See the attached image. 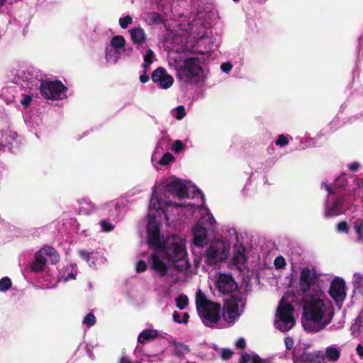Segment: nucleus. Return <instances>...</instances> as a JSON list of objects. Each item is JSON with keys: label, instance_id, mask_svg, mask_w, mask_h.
Instances as JSON below:
<instances>
[{"label": "nucleus", "instance_id": "f257e3e1", "mask_svg": "<svg viewBox=\"0 0 363 363\" xmlns=\"http://www.w3.org/2000/svg\"><path fill=\"white\" fill-rule=\"evenodd\" d=\"M334 310L319 298H313L303 306L302 325L308 333H317L332 321Z\"/></svg>", "mask_w": 363, "mask_h": 363}, {"label": "nucleus", "instance_id": "f03ea898", "mask_svg": "<svg viewBox=\"0 0 363 363\" xmlns=\"http://www.w3.org/2000/svg\"><path fill=\"white\" fill-rule=\"evenodd\" d=\"M157 252H162L163 258L172 262L179 271L187 269L189 267L184 242L178 235L167 237Z\"/></svg>", "mask_w": 363, "mask_h": 363}, {"label": "nucleus", "instance_id": "7ed1b4c3", "mask_svg": "<svg viewBox=\"0 0 363 363\" xmlns=\"http://www.w3.org/2000/svg\"><path fill=\"white\" fill-rule=\"evenodd\" d=\"M245 300V295L242 293L231 295L223 304L222 313L223 319L228 323H233L240 317L244 310Z\"/></svg>", "mask_w": 363, "mask_h": 363}, {"label": "nucleus", "instance_id": "20e7f679", "mask_svg": "<svg viewBox=\"0 0 363 363\" xmlns=\"http://www.w3.org/2000/svg\"><path fill=\"white\" fill-rule=\"evenodd\" d=\"M39 82L40 93L41 96L46 99H61L62 94L67 91V87L60 80L50 81L40 79Z\"/></svg>", "mask_w": 363, "mask_h": 363}, {"label": "nucleus", "instance_id": "39448f33", "mask_svg": "<svg viewBox=\"0 0 363 363\" xmlns=\"http://www.w3.org/2000/svg\"><path fill=\"white\" fill-rule=\"evenodd\" d=\"M228 255L229 250L223 241H213L205 252V262L209 266H213L220 262L225 260Z\"/></svg>", "mask_w": 363, "mask_h": 363}, {"label": "nucleus", "instance_id": "423d86ee", "mask_svg": "<svg viewBox=\"0 0 363 363\" xmlns=\"http://www.w3.org/2000/svg\"><path fill=\"white\" fill-rule=\"evenodd\" d=\"M294 312V308L291 303H286L279 306L277 314L281 322L279 325L281 331H288L294 327L295 323Z\"/></svg>", "mask_w": 363, "mask_h": 363}, {"label": "nucleus", "instance_id": "0eeeda50", "mask_svg": "<svg viewBox=\"0 0 363 363\" xmlns=\"http://www.w3.org/2000/svg\"><path fill=\"white\" fill-rule=\"evenodd\" d=\"M220 304L214 302L213 303V305H208L198 311L205 325L211 327L218 322L220 318Z\"/></svg>", "mask_w": 363, "mask_h": 363}, {"label": "nucleus", "instance_id": "6e6552de", "mask_svg": "<svg viewBox=\"0 0 363 363\" xmlns=\"http://www.w3.org/2000/svg\"><path fill=\"white\" fill-rule=\"evenodd\" d=\"M318 279V274L315 269L304 267L300 274L299 284L301 290L303 293L310 291L311 286L315 284Z\"/></svg>", "mask_w": 363, "mask_h": 363}, {"label": "nucleus", "instance_id": "1a4fd4ad", "mask_svg": "<svg viewBox=\"0 0 363 363\" xmlns=\"http://www.w3.org/2000/svg\"><path fill=\"white\" fill-rule=\"evenodd\" d=\"M151 79L162 89L169 88L174 82V78L162 67H159L152 72Z\"/></svg>", "mask_w": 363, "mask_h": 363}, {"label": "nucleus", "instance_id": "9d476101", "mask_svg": "<svg viewBox=\"0 0 363 363\" xmlns=\"http://www.w3.org/2000/svg\"><path fill=\"white\" fill-rule=\"evenodd\" d=\"M345 283L340 278H335L331 282L330 288V295L334 301L338 304L342 303L346 298Z\"/></svg>", "mask_w": 363, "mask_h": 363}, {"label": "nucleus", "instance_id": "9b49d317", "mask_svg": "<svg viewBox=\"0 0 363 363\" xmlns=\"http://www.w3.org/2000/svg\"><path fill=\"white\" fill-rule=\"evenodd\" d=\"M216 287L222 294H231L238 289V284L232 275L221 274L217 279Z\"/></svg>", "mask_w": 363, "mask_h": 363}, {"label": "nucleus", "instance_id": "f8f14e48", "mask_svg": "<svg viewBox=\"0 0 363 363\" xmlns=\"http://www.w3.org/2000/svg\"><path fill=\"white\" fill-rule=\"evenodd\" d=\"M147 243L150 246L154 247L157 251L162 247L160 228L155 222H149L147 229Z\"/></svg>", "mask_w": 363, "mask_h": 363}, {"label": "nucleus", "instance_id": "ddd939ff", "mask_svg": "<svg viewBox=\"0 0 363 363\" xmlns=\"http://www.w3.org/2000/svg\"><path fill=\"white\" fill-rule=\"evenodd\" d=\"M182 70L184 75L190 79L197 77L202 71V67L198 64L196 58L190 57L184 61Z\"/></svg>", "mask_w": 363, "mask_h": 363}, {"label": "nucleus", "instance_id": "4468645a", "mask_svg": "<svg viewBox=\"0 0 363 363\" xmlns=\"http://www.w3.org/2000/svg\"><path fill=\"white\" fill-rule=\"evenodd\" d=\"M294 362L303 363H325V354L321 351L311 352H303L298 357L294 358Z\"/></svg>", "mask_w": 363, "mask_h": 363}, {"label": "nucleus", "instance_id": "2eb2a0df", "mask_svg": "<svg viewBox=\"0 0 363 363\" xmlns=\"http://www.w3.org/2000/svg\"><path fill=\"white\" fill-rule=\"evenodd\" d=\"M167 191L179 199L188 196V187L179 180H175L169 183L166 186Z\"/></svg>", "mask_w": 363, "mask_h": 363}, {"label": "nucleus", "instance_id": "dca6fc26", "mask_svg": "<svg viewBox=\"0 0 363 363\" xmlns=\"http://www.w3.org/2000/svg\"><path fill=\"white\" fill-rule=\"evenodd\" d=\"M194 243L196 246L201 247L207 242L206 230L200 225H196L193 229Z\"/></svg>", "mask_w": 363, "mask_h": 363}, {"label": "nucleus", "instance_id": "f3484780", "mask_svg": "<svg viewBox=\"0 0 363 363\" xmlns=\"http://www.w3.org/2000/svg\"><path fill=\"white\" fill-rule=\"evenodd\" d=\"M345 202L344 196L337 198L332 203L331 206L327 208L325 211L326 217H333L337 216L342 213L343 205Z\"/></svg>", "mask_w": 363, "mask_h": 363}, {"label": "nucleus", "instance_id": "a211bd4d", "mask_svg": "<svg viewBox=\"0 0 363 363\" xmlns=\"http://www.w3.org/2000/svg\"><path fill=\"white\" fill-rule=\"evenodd\" d=\"M130 39L133 44L141 45L146 41L147 35L143 28L135 27L129 30Z\"/></svg>", "mask_w": 363, "mask_h": 363}, {"label": "nucleus", "instance_id": "6ab92c4d", "mask_svg": "<svg viewBox=\"0 0 363 363\" xmlns=\"http://www.w3.org/2000/svg\"><path fill=\"white\" fill-rule=\"evenodd\" d=\"M151 259L152 262V269L158 272L161 277H164L167 274V265L156 254L152 255Z\"/></svg>", "mask_w": 363, "mask_h": 363}, {"label": "nucleus", "instance_id": "aec40b11", "mask_svg": "<svg viewBox=\"0 0 363 363\" xmlns=\"http://www.w3.org/2000/svg\"><path fill=\"white\" fill-rule=\"evenodd\" d=\"M159 336L157 330H144L138 337V342L141 344H145L147 342L152 341Z\"/></svg>", "mask_w": 363, "mask_h": 363}, {"label": "nucleus", "instance_id": "412c9836", "mask_svg": "<svg viewBox=\"0 0 363 363\" xmlns=\"http://www.w3.org/2000/svg\"><path fill=\"white\" fill-rule=\"evenodd\" d=\"M245 252V249L242 245L235 249L234 255L233 257L234 264L243 265L246 262V256Z\"/></svg>", "mask_w": 363, "mask_h": 363}, {"label": "nucleus", "instance_id": "4be33fe9", "mask_svg": "<svg viewBox=\"0 0 363 363\" xmlns=\"http://www.w3.org/2000/svg\"><path fill=\"white\" fill-rule=\"evenodd\" d=\"M45 254L47 255L48 262H49L51 264H55L60 261V255L57 250L50 246H45Z\"/></svg>", "mask_w": 363, "mask_h": 363}, {"label": "nucleus", "instance_id": "5701e85b", "mask_svg": "<svg viewBox=\"0 0 363 363\" xmlns=\"http://www.w3.org/2000/svg\"><path fill=\"white\" fill-rule=\"evenodd\" d=\"M196 303L197 310L199 311L200 309L203 308L208 305H213V302L212 301L207 299L206 295L203 293H202L201 290H199V292L196 294Z\"/></svg>", "mask_w": 363, "mask_h": 363}, {"label": "nucleus", "instance_id": "b1692460", "mask_svg": "<svg viewBox=\"0 0 363 363\" xmlns=\"http://www.w3.org/2000/svg\"><path fill=\"white\" fill-rule=\"evenodd\" d=\"M325 358L326 357L329 361L336 362L340 357V352L334 347L330 346L326 348Z\"/></svg>", "mask_w": 363, "mask_h": 363}, {"label": "nucleus", "instance_id": "393cba45", "mask_svg": "<svg viewBox=\"0 0 363 363\" xmlns=\"http://www.w3.org/2000/svg\"><path fill=\"white\" fill-rule=\"evenodd\" d=\"M125 45V40L122 35H115L111 38L110 42V45L116 50L118 52V50L123 48Z\"/></svg>", "mask_w": 363, "mask_h": 363}, {"label": "nucleus", "instance_id": "a878e982", "mask_svg": "<svg viewBox=\"0 0 363 363\" xmlns=\"http://www.w3.org/2000/svg\"><path fill=\"white\" fill-rule=\"evenodd\" d=\"M354 279L353 286L354 290L363 295V275L355 273L354 274Z\"/></svg>", "mask_w": 363, "mask_h": 363}, {"label": "nucleus", "instance_id": "bb28decb", "mask_svg": "<svg viewBox=\"0 0 363 363\" xmlns=\"http://www.w3.org/2000/svg\"><path fill=\"white\" fill-rule=\"evenodd\" d=\"M177 307L184 310L189 304V298L186 295L181 294L176 298Z\"/></svg>", "mask_w": 363, "mask_h": 363}, {"label": "nucleus", "instance_id": "cd10ccee", "mask_svg": "<svg viewBox=\"0 0 363 363\" xmlns=\"http://www.w3.org/2000/svg\"><path fill=\"white\" fill-rule=\"evenodd\" d=\"M353 224L358 239L360 240L363 236V219L358 218L354 221Z\"/></svg>", "mask_w": 363, "mask_h": 363}, {"label": "nucleus", "instance_id": "c85d7f7f", "mask_svg": "<svg viewBox=\"0 0 363 363\" xmlns=\"http://www.w3.org/2000/svg\"><path fill=\"white\" fill-rule=\"evenodd\" d=\"M45 267V264L40 259L37 260L35 258L30 265L31 270L37 273L43 272Z\"/></svg>", "mask_w": 363, "mask_h": 363}, {"label": "nucleus", "instance_id": "c756f323", "mask_svg": "<svg viewBox=\"0 0 363 363\" xmlns=\"http://www.w3.org/2000/svg\"><path fill=\"white\" fill-rule=\"evenodd\" d=\"M147 17L150 23L157 25L162 22L161 15L157 12H150L147 13Z\"/></svg>", "mask_w": 363, "mask_h": 363}, {"label": "nucleus", "instance_id": "7c9ffc66", "mask_svg": "<svg viewBox=\"0 0 363 363\" xmlns=\"http://www.w3.org/2000/svg\"><path fill=\"white\" fill-rule=\"evenodd\" d=\"M11 287L10 278L6 277L0 280V291H6Z\"/></svg>", "mask_w": 363, "mask_h": 363}, {"label": "nucleus", "instance_id": "2f4dec72", "mask_svg": "<svg viewBox=\"0 0 363 363\" xmlns=\"http://www.w3.org/2000/svg\"><path fill=\"white\" fill-rule=\"evenodd\" d=\"M133 23V18L130 16H125L119 18V24L121 28L125 29L128 25Z\"/></svg>", "mask_w": 363, "mask_h": 363}, {"label": "nucleus", "instance_id": "473e14b6", "mask_svg": "<svg viewBox=\"0 0 363 363\" xmlns=\"http://www.w3.org/2000/svg\"><path fill=\"white\" fill-rule=\"evenodd\" d=\"M174 160V156L171 153L167 152L163 155V156L160 159L159 163L162 165H167L170 162H172Z\"/></svg>", "mask_w": 363, "mask_h": 363}, {"label": "nucleus", "instance_id": "72a5a7b5", "mask_svg": "<svg viewBox=\"0 0 363 363\" xmlns=\"http://www.w3.org/2000/svg\"><path fill=\"white\" fill-rule=\"evenodd\" d=\"M45 247L40 249L35 255V258L38 260L40 259L41 262H43V264H46V262H48V257L47 255L45 254Z\"/></svg>", "mask_w": 363, "mask_h": 363}, {"label": "nucleus", "instance_id": "f704fd0d", "mask_svg": "<svg viewBox=\"0 0 363 363\" xmlns=\"http://www.w3.org/2000/svg\"><path fill=\"white\" fill-rule=\"evenodd\" d=\"M99 224L102 230L106 233L111 231L114 228V225L108 220H101Z\"/></svg>", "mask_w": 363, "mask_h": 363}, {"label": "nucleus", "instance_id": "c9c22d12", "mask_svg": "<svg viewBox=\"0 0 363 363\" xmlns=\"http://www.w3.org/2000/svg\"><path fill=\"white\" fill-rule=\"evenodd\" d=\"M286 264V260L284 258V257H282V256L277 257L274 262V267L277 269H280L284 268L285 267Z\"/></svg>", "mask_w": 363, "mask_h": 363}, {"label": "nucleus", "instance_id": "e433bc0d", "mask_svg": "<svg viewBox=\"0 0 363 363\" xmlns=\"http://www.w3.org/2000/svg\"><path fill=\"white\" fill-rule=\"evenodd\" d=\"M83 323L89 326H92L96 323V317L93 313H89L84 318Z\"/></svg>", "mask_w": 363, "mask_h": 363}, {"label": "nucleus", "instance_id": "4c0bfd02", "mask_svg": "<svg viewBox=\"0 0 363 363\" xmlns=\"http://www.w3.org/2000/svg\"><path fill=\"white\" fill-rule=\"evenodd\" d=\"M77 254L81 259L85 260L86 262L90 261L92 255V252H88L86 250H79L77 251Z\"/></svg>", "mask_w": 363, "mask_h": 363}, {"label": "nucleus", "instance_id": "58836bf2", "mask_svg": "<svg viewBox=\"0 0 363 363\" xmlns=\"http://www.w3.org/2000/svg\"><path fill=\"white\" fill-rule=\"evenodd\" d=\"M184 147L185 145L183 143V142L179 140H177L174 143L172 147V150L176 153H179L181 151H182L184 149Z\"/></svg>", "mask_w": 363, "mask_h": 363}, {"label": "nucleus", "instance_id": "ea45409f", "mask_svg": "<svg viewBox=\"0 0 363 363\" xmlns=\"http://www.w3.org/2000/svg\"><path fill=\"white\" fill-rule=\"evenodd\" d=\"M186 116L185 108L183 106H178L176 108V116L178 120H182Z\"/></svg>", "mask_w": 363, "mask_h": 363}, {"label": "nucleus", "instance_id": "a19ab883", "mask_svg": "<svg viewBox=\"0 0 363 363\" xmlns=\"http://www.w3.org/2000/svg\"><path fill=\"white\" fill-rule=\"evenodd\" d=\"M289 141L288 138L282 134L278 136V139L276 140L275 144L276 145L284 146L289 143Z\"/></svg>", "mask_w": 363, "mask_h": 363}, {"label": "nucleus", "instance_id": "79ce46f5", "mask_svg": "<svg viewBox=\"0 0 363 363\" xmlns=\"http://www.w3.org/2000/svg\"><path fill=\"white\" fill-rule=\"evenodd\" d=\"M155 53L151 49H148L144 55V61L147 63H152Z\"/></svg>", "mask_w": 363, "mask_h": 363}, {"label": "nucleus", "instance_id": "37998d69", "mask_svg": "<svg viewBox=\"0 0 363 363\" xmlns=\"http://www.w3.org/2000/svg\"><path fill=\"white\" fill-rule=\"evenodd\" d=\"M174 346L177 349H178L182 353H187L190 351V349L188 345H184L182 342H174Z\"/></svg>", "mask_w": 363, "mask_h": 363}, {"label": "nucleus", "instance_id": "c03bdc74", "mask_svg": "<svg viewBox=\"0 0 363 363\" xmlns=\"http://www.w3.org/2000/svg\"><path fill=\"white\" fill-rule=\"evenodd\" d=\"M33 100L30 95H23V99L21 100V104L25 108H28Z\"/></svg>", "mask_w": 363, "mask_h": 363}, {"label": "nucleus", "instance_id": "a18cd8bd", "mask_svg": "<svg viewBox=\"0 0 363 363\" xmlns=\"http://www.w3.org/2000/svg\"><path fill=\"white\" fill-rule=\"evenodd\" d=\"M146 269H147L146 262L143 259L139 260L136 264L137 272L141 273V272H145Z\"/></svg>", "mask_w": 363, "mask_h": 363}, {"label": "nucleus", "instance_id": "49530a36", "mask_svg": "<svg viewBox=\"0 0 363 363\" xmlns=\"http://www.w3.org/2000/svg\"><path fill=\"white\" fill-rule=\"evenodd\" d=\"M337 230L338 232L347 233L349 227L346 221H341L337 225Z\"/></svg>", "mask_w": 363, "mask_h": 363}, {"label": "nucleus", "instance_id": "de8ad7c7", "mask_svg": "<svg viewBox=\"0 0 363 363\" xmlns=\"http://www.w3.org/2000/svg\"><path fill=\"white\" fill-rule=\"evenodd\" d=\"M233 352L229 349H223L221 352V358L223 360H228L233 356Z\"/></svg>", "mask_w": 363, "mask_h": 363}, {"label": "nucleus", "instance_id": "09e8293b", "mask_svg": "<svg viewBox=\"0 0 363 363\" xmlns=\"http://www.w3.org/2000/svg\"><path fill=\"white\" fill-rule=\"evenodd\" d=\"M233 68V65L230 62H224L221 65L220 69L223 72L228 73Z\"/></svg>", "mask_w": 363, "mask_h": 363}, {"label": "nucleus", "instance_id": "8fccbe9b", "mask_svg": "<svg viewBox=\"0 0 363 363\" xmlns=\"http://www.w3.org/2000/svg\"><path fill=\"white\" fill-rule=\"evenodd\" d=\"M284 342H285V346H286V350H291L294 347V340L291 338V337H286L285 338V340H284Z\"/></svg>", "mask_w": 363, "mask_h": 363}, {"label": "nucleus", "instance_id": "3c124183", "mask_svg": "<svg viewBox=\"0 0 363 363\" xmlns=\"http://www.w3.org/2000/svg\"><path fill=\"white\" fill-rule=\"evenodd\" d=\"M79 204H82V203H85V204H87L89 205L91 209L93 210H95L96 208V206L88 199H82L79 201Z\"/></svg>", "mask_w": 363, "mask_h": 363}, {"label": "nucleus", "instance_id": "603ef678", "mask_svg": "<svg viewBox=\"0 0 363 363\" xmlns=\"http://www.w3.org/2000/svg\"><path fill=\"white\" fill-rule=\"evenodd\" d=\"M250 359H251V357L248 353H247V352L242 353L239 363H248L249 361L250 360Z\"/></svg>", "mask_w": 363, "mask_h": 363}, {"label": "nucleus", "instance_id": "864d4df0", "mask_svg": "<svg viewBox=\"0 0 363 363\" xmlns=\"http://www.w3.org/2000/svg\"><path fill=\"white\" fill-rule=\"evenodd\" d=\"M246 346L245 340L244 338H240L236 342V347L238 349H244Z\"/></svg>", "mask_w": 363, "mask_h": 363}, {"label": "nucleus", "instance_id": "5fc2aeb1", "mask_svg": "<svg viewBox=\"0 0 363 363\" xmlns=\"http://www.w3.org/2000/svg\"><path fill=\"white\" fill-rule=\"evenodd\" d=\"M359 167V163L357 162H352L349 164V169L352 172H356Z\"/></svg>", "mask_w": 363, "mask_h": 363}, {"label": "nucleus", "instance_id": "6e6d98bb", "mask_svg": "<svg viewBox=\"0 0 363 363\" xmlns=\"http://www.w3.org/2000/svg\"><path fill=\"white\" fill-rule=\"evenodd\" d=\"M172 317H173V320L175 323H182V320L180 319V314L179 312L174 311V313L172 314Z\"/></svg>", "mask_w": 363, "mask_h": 363}, {"label": "nucleus", "instance_id": "4d7b16f0", "mask_svg": "<svg viewBox=\"0 0 363 363\" xmlns=\"http://www.w3.org/2000/svg\"><path fill=\"white\" fill-rule=\"evenodd\" d=\"M149 79H150L149 76L145 72L143 74H141L140 76V81L141 83H143V84L149 81Z\"/></svg>", "mask_w": 363, "mask_h": 363}, {"label": "nucleus", "instance_id": "13d9d810", "mask_svg": "<svg viewBox=\"0 0 363 363\" xmlns=\"http://www.w3.org/2000/svg\"><path fill=\"white\" fill-rule=\"evenodd\" d=\"M263 360L257 355L255 354L252 357V363H262Z\"/></svg>", "mask_w": 363, "mask_h": 363}, {"label": "nucleus", "instance_id": "bf43d9fd", "mask_svg": "<svg viewBox=\"0 0 363 363\" xmlns=\"http://www.w3.org/2000/svg\"><path fill=\"white\" fill-rule=\"evenodd\" d=\"M150 206L152 207L153 208H157L160 207V204L158 203V201L155 202V199H154L153 196L150 199Z\"/></svg>", "mask_w": 363, "mask_h": 363}, {"label": "nucleus", "instance_id": "052dcab7", "mask_svg": "<svg viewBox=\"0 0 363 363\" xmlns=\"http://www.w3.org/2000/svg\"><path fill=\"white\" fill-rule=\"evenodd\" d=\"M356 351L361 357H363V347L361 345L357 346Z\"/></svg>", "mask_w": 363, "mask_h": 363}, {"label": "nucleus", "instance_id": "680f3d73", "mask_svg": "<svg viewBox=\"0 0 363 363\" xmlns=\"http://www.w3.org/2000/svg\"><path fill=\"white\" fill-rule=\"evenodd\" d=\"M113 55V52L112 50H108V48L106 50V57L107 60H109L112 57Z\"/></svg>", "mask_w": 363, "mask_h": 363}, {"label": "nucleus", "instance_id": "e2e57ef3", "mask_svg": "<svg viewBox=\"0 0 363 363\" xmlns=\"http://www.w3.org/2000/svg\"><path fill=\"white\" fill-rule=\"evenodd\" d=\"M189 319V315L188 313H184L183 315V318L182 320V323H187Z\"/></svg>", "mask_w": 363, "mask_h": 363}, {"label": "nucleus", "instance_id": "0e129e2a", "mask_svg": "<svg viewBox=\"0 0 363 363\" xmlns=\"http://www.w3.org/2000/svg\"><path fill=\"white\" fill-rule=\"evenodd\" d=\"M150 65H151V63H147V62H145V61H144V62L142 65V67L144 69L145 73H147L148 69L150 68Z\"/></svg>", "mask_w": 363, "mask_h": 363}, {"label": "nucleus", "instance_id": "69168bd1", "mask_svg": "<svg viewBox=\"0 0 363 363\" xmlns=\"http://www.w3.org/2000/svg\"><path fill=\"white\" fill-rule=\"evenodd\" d=\"M75 274L72 272L68 274L67 277L65 278V281H68L69 279H75Z\"/></svg>", "mask_w": 363, "mask_h": 363}, {"label": "nucleus", "instance_id": "338daca9", "mask_svg": "<svg viewBox=\"0 0 363 363\" xmlns=\"http://www.w3.org/2000/svg\"><path fill=\"white\" fill-rule=\"evenodd\" d=\"M119 363H131V362L126 357H123L121 358Z\"/></svg>", "mask_w": 363, "mask_h": 363}, {"label": "nucleus", "instance_id": "774afa93", "mask_svg": "<svg viewBox=\"0 0 363 363\" xmlns=\"http://www.w3.org/2000/svg\"><path fill=\"white\" fill-rule=\"evenodd\" d=\"M325 189L327 190V191L328 192V194H334V192H333V191L332 188H331L329 185H328V184H325Z\"/></svg>", "mask_w": 363, "mask_h": 363}]
</instances>
